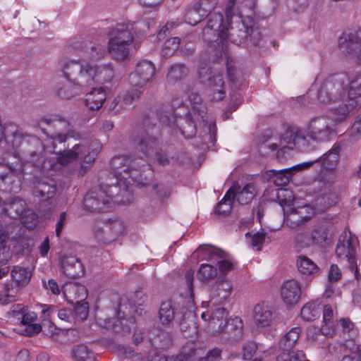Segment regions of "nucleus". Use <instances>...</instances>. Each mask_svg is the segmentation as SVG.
<instances>
[{"instance_id": "f257e3e1", "label": "nucleus", "mask_w": 361, "mask_h": 361, "mask_svg": "<svg viewBox=\"0 0 361 361\" xmlns=\"http://www.w3.org/2000/svg\"><path fill=\"white\" fill-rule=\"evenodd\" d=\"M317 99L321 104L334 106L331 113L336 124L344 121L357 108V102L348 99L344 82L336 76H329L323 81Z\"/></svg>"}, {"instance_id": "f03ea898", "label": "nucleus", "mask_w": 361, "mask_h": 361, "mask_svg": "<svg viewBox=\"0 0 361 361\" xmlns=\"http://www.w3.org/2000/svg\"><path fill=\"white\" fill-rule=\"evenodd\" d=\"M62 68L72 82L87 87L95 83L111 82L115 75L110 64L97 65L86 59L65 60L62 61Z\"/></svg>"}, {"instance_id": "7ed1b4c3", "label": "nucleus", "mask_w": 361, "mask_h": 361, "mask_svg": "<svg viewBox=\"0 0 361 361\" xmlns=\"http://www.w3.org/2000/svg\"><path fill=\"white\" fill-rule=\"evenodd\" d=\"M118 178L112 176L109 182H103L98 188L90 190L84 197L85 208L92 212H107L113 202L128 204L130 202L132 194L128 191V185H114Z\"/></svg>"}, {"instance_id": "20e7f679", "label": "nucleus", "mask_w": 361, "mask_h": 361, "mask_svg": "<svg viewBox=\"0 0 361 361\" xmlns=\"http://www.w3.org/2000/svg\"><path fill=\"white\" fill-rule=\"evenodd\" d=\"M146 24L143 22H126L118 23L109 32L107 51L111 58L122 62L130 55V46L135 37L140 38L144 34Z\"/></svg>"}, {"instance_id": "39448f33", "label": "nucleus", "mask_w": 361, "mask_h": 361, "mask_svg": "<svg viewBox=\"0 0 361 361\" xmlns=\"http://www.w3.org/2000/svg\"><path fill=\"white\" fill-rule=\"evenodd\" d=\"M111 169L113 173H111L106 182H109L112 176L118 178V183L114 185H122L126 182L128 185V191L130 193L129 186L133 184L145 185L147 184L146 178L143 177L142 167L140 164V159H133L126 155L114 156L110 161Z\"/></svg>"}, {"instance_id": "423d86ee", "label": "nucleus", "mask_w": 361, "mask_h": 361, "mask_svg": "<svg viewBox=\"0 0 361 361\" xmlns=\"http://www.w3.org/2000/svg\"><path fill=\"white\" fill-rule=\"evenodd\" d=\"M194 270L190 269L186 271L185 275V281L190 293V298H180L179 304H185L184 310L180 312V314L176 319L179 324L180 331L185 336H191L196 334L197 327L195 324V305L193 302V279Z\"/></svg>"}, {"instance_id": "0eeeda50", "label": "nucleus", "mask_w": 361, "mask_h": 361, "mask_svg": "<svg viewBox=\"0 0 361 361\" xmlns=\"http://www.w3.org/2000/svg\"><path fill=\"white\" fill-rule=\"evenodd\" d=\"M37 126L55 142L63 143L69 138L80 139V134L73 129L71 123L65 118L51 120L43 118L38 121Z\"/></svg>"}, {"instance_id": "6e6552de", "label": "nucleus", "mask_w": 361, "mask_h": 361, "mask_svg": "<svg viewBox=\"0 0 361 361\" xmlns=\"http://www.w3.org/2000/svg\"><path fill=\"white\" fill-rule=\"evenodd\" d=\"M267 147L271 151L277 150L279 159L282 157L287 150L292 149L293 147L304 152H309L313 149L309 145L302 130L297 127L288 128L282 134L279 142L269 143Z\"/></svg>"}, {"instance_id": "1a4fd4ad", "label": "nucleus", "mask_w": 361, "mask_h": 361, "mask_svg": "<svg viewBox=\"0 0 361 361\" xmlns=\"http://www.w3.org/2000/svg\"><path fill=\"white\" fill-rule=\"evenodd\" d=\"M277 197L283 207L284 212V224L290 228L296 229L302 227L310 220V217L302 216V208L290 207L293 201L292 192L286 189H280Z\"/></svg>"}, {"instance_id": "9d476101", "label": "nucleus", "mask_w": 361, "mask_h": 361, "mask_svg": "<svg viewBox=\"0 0 361 361\" xmlns=\"http://www.w3.org/2000/svg\"><path fill=\"white\" fill-rule=\"evenodd\" d=\"M231 32L228 31V38L233 43L241 45L250 40L253 44H258L261 40V34L257 28L254 27L252 18L239 19L235 27H229Z\"/></svg>"}, {"instance_id": "9b49d317", "label": "nucleus", "mask_w": 361, "mask_h": 361, "mask_svg": "<svg viewBox=\"0 0 361 361\" xmlns=\"http://www.w3.org/2000/svg\"><path fill=\"white\" fill-rule=\"evenodd\" d=\"M226 21L219 13L209 14L207 24L203 28L202 35L205 41H212L213 37H218L222 41L228 38V31L231 25V15L226 11Z\"/></svg>"}, {"instance_id": "f8f14e48", "label": "nucleus", "mask_w": 361, "mask_h": 361, "mask_svg": "<svg viewBox=\"0 0 361 361\" xmlns=\"http://www.w3.org/2000/svg\"><path fill=\"white\" fill-rule=\"evenodd\" d=\"M32 271L25 267L18 265L13 267L11 270V278L12 283H6L4 286L5 294L8 303L17 300V295L21 288L28 285L32 278Z\"/></svg>"}, {"instance_id": "ddd939ff", "label": "nucleus", "mask_w": 361, "mask_h": 361, "mask_svg": "<svg viewBox=\"0 0 361 361\" xmlns=\"http://www.w3.org/2000/svg\"><path fill=\"white\" fill-rule=\"evenodd\" d=\"M145 132L135 140V145L137 150L143 153L146 157H152L159 149V142L156 137L159 134V128L156 125L149 126L147 121L145 122Z\"/></svg>"}, {"instance_id": "4468645a", "label": "nucleus", "mask_w": 361, "mask_h": 361, "mask_svg": "<svg viewBox=\"0 0 361 361\" xmlns=\"http://www.w3.org/2000/svg\"><path fill=\"white\" fill-rule=\"evenodd\" d=\"M68 46L77 53L83 54L92 61L103 59L106 52L104 45L92 43L82 37H77L69 40Z\"/></svg>"}, {"instance_id": "2eb2a0df", "label": "nucleus", "mask_w": 361, "mask_h": 361, "mask_svg": "<svg viewBox=\"0 0 361 361\" xmlns=\"http://www.w3.org/2000/svg\"><path fill=\"white\" fill-rule=\"evenodd\" d=\"M125 231V224L118 219H109L103 225L94 228V237L102 243H110L116 240Z\"/></svg>"}, {"instance_id": "dca6fc26", "label": "nucleus", "mask_w": 361, "mask_h": 361, "mask_svg": "<svg viewBox=\"0 0 361 361\" xmlns=\"http://www.w3.org/2000/svg\"><path fill=\"white\" fill-rule=\"evenodd\" d=\"M307 136L314 141L322 142L329 140L334 130L329 123V119L317 116L311 119L307 126Z\"/></svg>"}, {"instance_id": "f3484780", "label": "nucleus", "mask_w": 361, "mask_h": 361, "mask_svg": "<svg viewBox=\"0 0 361 361\" xmlns=\"http://www.w3.org/2000/svg\"><path fill=\"white\" fill-rule=\"evenodd\" d=\"M357 239L352 236L349 230L345 229L340 235L336 255L341 259H346L348 263L356 260Z\"/></svg>"}, {"instance_id": "a211bd4d", "label": "nucleus", "mask_w": 361, "mask_h": 361, "mask_svg": "<svg viewBox=\"0 0 361 361\" xmlns=\"http://www.w3.org/2000/svg\"><path fill=\"white\" fill-rule=\"evenodd\" d=\"M180 298H188L179 295L178 298L164 302L161 304L159 310V318L163 325L169 326L180 316V312L184 310L185 305L179 304Z\"/></svg>"}, {"instance_id": "6ab92c4d", "label": "nucleus", "mask_w": 361, "mask_h": 361, "mask_svg": "<svg viewBox=\"0 0 361 361\" xmlns=\"http://www.w3.org/2000/svg\"><path fill=\"white\" fill-rule=\"evenodd\" d=\"M154 65L149 61H142L136 66L134 73L130 75V82L133 85H144L154 76Z\"/></svg>"}, {"instance_id": "aec40b11", "label": "nucleus", "mask_w": 361, "mask_h": 361, "mask_svg": "<svg viewBox=\"0 0 361 361\" xmlns=\"http://www.w3.org/2000/svg\"><path fill=\"white\" fill-rule=\"evenodd\" d=\"M232 290V284L228 280L216 281L211 290L209 306L212 307L224 303L230 297Z\"/></svg>"}, {"instance_id": "412c9836", "label": "nucleus", "mask_w": 361, "mask_h": 361, "mask_svg": "<svg viewBox=\"0 0 361 361\" xmlns=\"http://www.w3.org/2000/svg\"><path fill=\"white\" fill-rule=\"evenodd\" d=\"M65 60H73L70 58H61L59 59L58 66L59 71L61 75L66 78V82H60L56 88V94L63 99H70L78 94V90L80 87H87V85H80L72 82L65 74L62 68V61Z\"/></svg>"}, {"instance_id": "4be33fe9", "label": "nucleus", "mask_w": 361, "mask_h": 361, "mask_svg": "<svg viewBox=\"0 0 361 361\" xmlns=\"http://www.w3.org/2000/svg\"><path fill=\"white\" fill-rule=\"evenodd\" d=\"M221 329L223 331L222 338L225 341L236 343L243 337V322L240 317L229 319L224 328Z\"/></svg>"}, {"instance_id": "5701e85b", "label": "nucleus", "mask_w": 361, "mask_h": 361, "mask_svg": "<svg viewBox=\"0 0 361 361\" xmlns=\"http://www.w3.org/2000/svg\"><path fill=\"white\" fill-rule=\"evenodd\" d=\"M33 195L42 200L51 199L56 192V184L54 180L36 178L32 183Z\"/></svg>"}, {"instance_id": "b1692460", "label": "nucleus", "mask_w": 361, "mask_h": 361, "mask_svg": "<svg viewBox=\"0 0 361 361\" xmlns=\"http://www.w3.org/2000/svg\"><path fill=\"white\" fill-rule=\"evenodd\" d=\"M281 295L286 305H295L300 299L301 288L300 283L295 280L286 281L281 288Z\"/></svg>"}, {"instance_id": "393cba45", "label": "nucleus", "mask_w": 361, "mask_h": 361, "mask_svg": "<svg viewBox=\"0 0 361 361\" xmlns=\"http://www.w3.org/2000/svg\"><path fill=\"white\" fill-rule=\"evenodd\" d=\"M62 292L69 303L74 304L75 302L85 301L87 295V290L85 286L76 283H68L62 288Z\"/></svg>"}, {"instance_id": "a878e982", "label": "nucleus", "mask_w": 361, "mask_h": 361, "mask_svg": "<svg viewBox=\"0 0 361 361\" xmlns=\"http://www.w3.org/2000/svg\"><path fill=\"white\" fill-rule=\"evenodd\" d=\"M273 311L264 302L257 303L253 310V319L259 327L269 326L273 321Z\"/></svg>"}, {"instance_id": "bb28decb", "label": "nucleus", "mask_w": 361, "mask_h": 361, "mask_svg": "<svg viewBox=\"0 0 361 361\" xmlns=\"http://www.w3.org/2000/svg\"><path fill=\"white\" fill-rule=\"evenodd\" d=\"M312 166V162H303L291 168L275 172L273 176L274 183L276 186H285L289 183L293 172L307 169Z\"/></svg>"}, {"instance_id": "cd10ccee", "label": "nucleus", "mask_w": 361, "mask_h": 361, "mask_svg": "<svg viewBox=\"0 0 361 361\" xmlns=\"http://www.w3.org/2000/svg\"><path fill=\"white\" fill-rule=\"evenodd\" d=\"M340 152L341 147L339 145H334L332 148L323 156L319 157L313 161H310L309 162H312V165L314 163H320L325 169L329 171L333 170L338 164Z\"/></svg>"}, {"instance_id": "c85d7f7f", "label": "nucleus", "mask_w": 361, "mask_h": 361, "mask_svg": "<svg viewBox=\"0 0 361 361\" xmlns=\"http://www.w3.org/2000/svg\"><path fill=\"white\" fill-rule=\"evenodd\" d=\"M232 193L235 195V199L240 204L245 205L249 204L257 193L256 187L254 183H250L246 184L243 188L233 187Z\"/></svg>"}, {"instance_id": "c756f323", "label": "nucleus", "mask_w": 361, "mask_h": 361, "mask_svg": "<svg viewBox=\"0 0 361 361\" xmlns=\"http://www.w3.org/2000/svg\"><path fill=\"white\" fill-rule=\"evenodd\" d=\"M63 272L71 278H76L83 274V267L75 257H66L61 261Z\"/></svg>"}, {"instance_id": "7c9ffc66", "label": "nucleus", "mask_w": 361, "mask_h": 361, "mask_svg": "<svg viewBox=\"0 0 361 361\" xmlns=\"http://www.w3.org/2000/svg\"><path fill=\"white\" fill-rule=\"evenodd\" d=\"M198 249L200 250H205L206 252L209 255V259H212L216 257V259H219L217 264L220 271L223 274H226L229 271L234 269L233 264L224 258L223 252L220 250L213 247H204L203 245L200 246Z\"/></svg>"}, {"instance_id": "2f4dec72", "label": "nucleus", "mask_w": 361, "mask_h": 361, "mask_svg": "<svg viewBox=\"0 0 361 361\" xmlns=\"http://www.w3.org/2000/svg\"><path fill=\"white\" fill-rule=\"evenodd\" d=\"M331 235L327 226L319 224L314 226L311 232L310 240L312 245L324 247L331 242Z\"/></svg>"}, {"instance_id": "473e14b6", "label": "nucleus", "mask_w": 361, "mask_h": 361, "mask_svg": "<svg viewBox=\"0 0 361 361\" xmlns=\"http://www.w3.org/2000/svg\"><path fill=\"white\" fill-rule=\"evenodd\" d=\"M86 149V145L82 144L75 145L72 149L64 150L57 154V162L66 166L73 161L77 159L80 154Z\"/></svg>"}, {"instance_id": "72a5a7b5", "label": "nucleus", "mask_w": 361, "mask_h": 361, "mask_svg": "<svg viewBox=\"0 0 361 361\" xmlns=\"http://www.w3.org/2000/svg\"><path fill=\"white\" fill-rule=\"evenodd\" d=\"M106 99V93L102 87L94 88L85 99L87 106L91 110L99 109Z\"/></svg>"}, {"instance_id": "f704fd0d", "label": "nucleus", "mask_w": 361, "mask_h": 361, "mask_svg": "<svg viewBox=\"0 0 361 361\" xmlns=\"http://www.w3.org/2000/svg\"><path fill=\"white\" fill-rule=\"evenodd\" d=\"M189 73L188 67L183 63H175L171 66L166 74V81L169 84L183 80Z\"/></svg>"}, {"instance_id": "c9c22d12", "label": "nucleus", "mask_w": 361, "mask_h": 361, "mask_svg": "<svg viewBox=\"0 0 361 361\" xmlns=\"http://www.w3.org/2000/svg\"><path fill=\"white\" fill-rule=\"evenodd\" d=\"M360 42L361 39L357 34L344 32L338 39V47L343 52L350 54Z\"/></svg>"}, {"instance_id": "e433bc0d", "label": "nucleus", "mask_w": 361, "mask_h": 361, "mask_svg": "<svg viewBox=\"0 0 361 361\" xmlns=\"http://www.w3.org/2000/svg\"><path fill=\"white\" fill-rule=\"evenodd\" d=\"M23 153L24 155L32 154L35 153H44L45 147L37 137L34 135H27L26 140L23 143Z\"/></svg>"}, {"instance_id": "4c0bfd02", "label": "nucleus", "mask_w": 361, "mask_h": 361, "mask_svg": "<svg viewBox=\"0 0 361 361\" xmlns=\"http://www.w3.org/2000/svg\"><path fill=\"white\" fill-rule=\"evenodd\" d=\"M213 92V98L216 101H220L225 97L226 92L224 90V81L223 75L220 73H215L212 79L207 84Z\"/></svg>"}, {"instance_id": "58836bf2", "label": "nucleus", "mask_w": 361, "mask_h": 361, "mask_svg": "<svg viewBox=\"0 0 361 361\" xmlns=\"http://www.w3.org/2000/svg\"><path fill=\"white\" fill-rule=\"evenodd\" d=\"M296 264L298 271L302 275L314 276L319 272L317 264L305 255L298 257Z\"/></svg>"}, {"instance_id": "ea45409f", "label": "nucleus", "mask_w": 361, "mask_h": 361, "mask_svg": "<svg viewBox=\"0 0 361 361\" xmlns=\"http://www.w3.org/2000/svg\"><path fill=\"white\" fill-rule=\"evenodd\" d=\"M189 100L192 105V114L197 115L202 121H206L207 107L202 103V99L200 94L195 92H192L189 94ZM199 120V118H197Z\"/></svg>"}, {"instance_id": "a19ab883", "label": "nucleus", "mask_w": 361, "mask_h": 361, "mask_svg": "<svg viewBox=\"0 0 361 361\" xmlns=\"http://www.w3.org/2000/svg\"><path fill=\"white\" fill-rule=\"evenodd\" d=\"M71 355L75 361H97L94 352L84 344L73 347Z\"/></svg>"}, {"instance_id": "79ce46f5", "label": "nucleus", "mask_w": 361, "mask_h": 361, "mask_svg": "<svg viewBox=\"0 0 361 361\" xmlns=\"http://www.w3.org/2000/svg\"><path fill=\"white\" fill-rule=\"evenodd\" d=\"M300 333V328H292L281 338L279 343L280 348L283 350H289L292 349L298 341Z\"/></svg>"}, {"instance_id": "37998d69", "label": "nucleus", "mask_w": 361, "mask_h": 361, "mask_svg": "<svg viewBox=\"0 0 361 361\" xmlns=\"http://www.w3.org/2000/svg\"><path fill=\"white\" fill-rule=\"evenodd\" d=\"M3 137H6L7 141L11 143L13 149L23 147V143L27 139V136L24 137L22 131L16 126H11L9 130H6V134L3 132Z\"/></svg>"}, {"instance_id": "c03bdc74", "label": "nucleus", "mask_w": 361, "mask_h": 361, "mask_svg": "<svg viewBox=\"0 0 361 361\" xmlns=\"http://www.w3.org/2000/svg\"><path fill=\"white\" fill-rule=\"evenodd\" d=\"M144 91V87L132 85L122 97L121 107H127L133 104L134 101L139 99Z\"/></svg>"}, {"instance_id": "a18cd8bd", "label": "nucleus", "mask_w": 361, "mask_h": 361, "mask_svg": "<svg viewBox=\"0 0 361 361\" xmlns=\"http://www.w3.org/2000/svg\"><path fill=\"white\" fill-rule=\"evenodd\" d=\"M201 349H196L192 345H186L183 347L181 352L177 356L176 361H199Z\"/></svg>"}, {"instance_id": "49530a36", "label": "nucleus", "mask_w": 361, "mask_h": 361, "mask_svg": "<svg viewBox=\"0 0 361 361\" xmlns=\"http://www.w3.org/2000/svg\"><path fill=\"white\" fill-rule=\"evenodd\" d=\"M5 164L8 166L11 173L15 176L23 175L24 171V165L20 158L16 154H8L4 158Z\"/></svg>"}, {"instance_id": "de8ad7c7", "label": "nucleus", "mask_w": 361, "mask_h": 361, "mask_svg": "<svg viewBox=\"0 0 361 361\" xmlns=\"http://www.w3.org/2000/svg\"><path fill=\"white\" fill-rule=\"evenodd\" d=\"M218 274L217 269L209 264H202L197 271V279L201 282L207 283L216 278Z\"/></svg>"}, {"instance_id": "09e8293b", "label": "nucleus", "mask_w": 361, "mask_h": 361, "mask_svg": "<svg viewBox=\"0 0 361 361\" xmlns=\"http://www.w3.org/2000/svg\"><path fill=\"white\" fill-rule=\"evenodd\" d=\"M234 196L232 193V189H229L223 199L218 203L216 207V213L224 216L229 214L232 209Z\"/></svg>"}, {"instance_id": "8fccbe9b", "label": "nucleus", "mask_w": 361, "mask_h": 361, "mask_svg": "<svg viewBox=\"0 0 361 361\" xmlns=\"http://www.w3.org/2000/svg\"><path fill=\"white\" fill-rule=\"evenodd\" d=\"M100 149L101 146L99 144L97 145V147H95L94 149H92L91 150L90 147H87L86 146V149L80 154V155H82L87 152V154L84 156L83 160L81 163V167L79 171V173L80 176H84V174L88 169V166H86L85 164H91L92 163H93Z\"/></svg>"}, {"instance_id": "3c124183", "label": "nucleus", "mask_w": 361, "mask_h": 361, "mask_svg": "<svg viewBox=\"0 0 361 361\" xmlns=\"http://www.w3.org/2000/svg\"><path fill=\"white\" fill-rule=\"evenodd\" d=\"M157 116L159 121L166 126H171L175 123L176 118L173 109L169 105H163L157 110Z\"/></svg>"}, {"instance_id": "603ef678", "label": "nucleus", "mask_w": 361, "mask_h": 361, "mask_svg": "<svg viewBox=\"0 0 361 361\" xmlns=\"http://www.w3.org/2000/svg\"><path fill=\"white\" fill-rule=\"evenodd\" d=\"M25 209V202L19 197L13 199L5 207L8 215L13 218L20 216Z\"/></svg>"}, {"instance_id": "864d4df0", "label": "nucleus", "mask_w": 361, "mask_h": 361, "mask_svg": "<svg viewBox=\"0 0 361 361\" xmlns=\"http://www.w3.org/2000/svg\"><path fill=\"white\" fill-rule=\"evenodd\" d=\"M320 312L319 305L314 302H307L302 307L300 316L305 321H312L319 316Z\"/></svg>"}, {"instance_id": "5fc2aeb1", "label": "nucleus", "mask_w": 361, "mask_h": 361, "mask_svg": "<svg viewBox=\"0 0 361 361\" xmlns=\"http://www.w3.org/2000/svg\"><path fill=\"white\" fill-rule=\"evenodd\" d=\"M198 116L192 114V118L186 120L185 122V125L181 126V130L183 134L187 137L188 138L192 137L196 133L197 130V123H204L206 121H202L199 117V120H197Z\"/></svg>"}, {"instance_id": "6e6d98bb", "label": "nucleus", "mask_w": 361, "mask_h": 361, "mask_svg": "<svg viewBox=\"0 0 361 361\" xmlns=\"http://www.w3.org/2000/svg\"><path fill=\"white\" fill-rule=\"evenodd\" d=\"M180 44L179 37H172L167 39L164 44L161 50V55L164 58L168 59L173 56L175 51L178 49Z\"/></svg>"}, {"instance_id": "4d7b16f0", "label": "nucleus", "mask_w": 361, "mask_h": 361, "mask_svg": "<svg viewBox=\"0 0 361 361\" xmlns=\"http://www.w3.org/2000/svg\"><path fill=\"white\" fill-rule=\"evenodd\" d=\"M200 6L195 5L193 7L188 8L185 14V20L191 25H196L201 22L203 15L200 13Z\"/></svg>"}, {"instance_id": "13d9d810", "label": "nucleus", "mask_w": 361, "mask_h": 361, "mask_svg": "<svg viewBox=\"0 0 361 361\" xmlns=\"http://www.w3.org/2000/svg\"><path fill=\"white\" fill-rule=\"evenodd\" d=\"M242 102V97L238 92H233L231 94V102L223 114L225 119L230 118V114L235 111Z\"/></svg>"}, {"instance_id": "bf43d9fd", "label": "nucleus", "mask_w": 361, "mask_h": 361, "mask_svg": "<svg viewBox=\"0 0 361 361\" xmlns=\"http://www.w3.org/2000/svg\"><path fill=\"white\" fill-rule=\"evenodd\" d=\"M333 316L334 310L332 307L330 305H325L323 310V322L324 325L322 327V331L324 334H330V332L326 331L325 327L332 328L334 326Z\"/></svg>"}, {"instance_id": "052dcab7", "label": "nucleus", "mask_w": 361, "mask_h": 361, "mask_svg": "<svg viewBox=\"0 0 361 361\" xmlns=\"http://www.w3.org/2000/svg\"><path fill=\"white\" fill-rule=\"evenodd\" d=\"M305 354L302 351L284 350L277 357L276 361H303Z\"/></svg>"}, {"instance_id": "680f3d73", "label": "nucleus", "mask_w": 361, "mask_h": 361, "mask_svg": "<svg viewBox=\"0 0 361 361\" xmlns=\"http://www.w3.org/2000/svg\"><path fill=\"white\" fill-rule=\"evenodd\" d=\"M25 159L26 161L30 163L33 166L38 169H42L44 168V163L46 160L45 152L40 153V154L35 153L25 155Z\"/></svg>"}, {"instance_id": "e2e57ef3", "label": "nucleus", "mask_w": 361, "mask_h": 361, "mask_svg": "<svg viewBox=\"0 0 361 361\" xmlns=\"http://www.w3.org/2000/svg\"><path fill=\"white\" fill-rule=\"evenodd\" d=\"M214 73L210 70L206 63H201L197 69L198 78L202 83L207 84L212 79Z\"/></svg>"}, {"instance_id": "0e129e2a", "label": "nucleus", "mask_w": 361, "mask_h": 361, "mask_svg": "<svg viewBox=\"0 0 361 361\" xmlns=\"http://www.w3.org/2000/svg\"><path fill=\"white\" fill-rule=\"evenodd\" d=\"M228 312L226 308L223 307H217L215 309L212 315H209L211 323L215 324L216 321H227ZM222 322L219 324V329H221Z\"/></svg>"}, {"instance_id": "69168bd1", "label": "nucleus", "mask_w": 361, "mask_h": 361, "mask_svg": "<svg viewBox=\"0 0 361 361\" xmlns=\"http://www.w3.org/2000/svg\"><path fill=\"white\" fill-rule=\"evenodd\" d=\"M348 99H354L359 106L357 97H361V80L353 81L350 83L349 89L347 90Z\"/></svg>"}, {"instance_id": "338daca9", "label": "nucleus", "mask_w": 361, "mask_h": 361, "mask_svg": "<svg viewBox=\"0 0 361 361\" xmlns=\"http://www.w3.org/2000/svg\"><path fill=\"white\" fill-rule=\"evenodd\" d=\"M248 235L250 237L251 246L257 251L261 250L265 240V233L263 232H257L252 235H250L249 233H247L246 236L247 237Z\"/></svg>"}, {"instance_id": "774afa93", "label": "nucleus", "mask_w": 361, "mask_h": 361, "mask_svg": "<svg viewBox=\"0 0 361 361\" xmlns=\"http://www.w3.org/2000/svg\"><path fill=\"white\" fill-rule=\"evenodd\" d=\"M75 312L76 317L80 320H85L88 315V304L87 302H75Z\"/></svg>"}]
</instances>
